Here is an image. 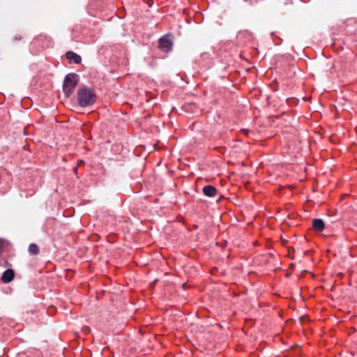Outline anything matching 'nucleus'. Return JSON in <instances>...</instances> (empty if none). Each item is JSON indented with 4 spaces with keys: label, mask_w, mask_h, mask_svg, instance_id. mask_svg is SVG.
Returning a JSON list of instances; mask_svg holds the SVG:
<instances>
[{
    "label": "nucleus",
    "mask_w": 357,
    "mask_h": 357,
    "mask_svg": "<svg viewBox=\"0 0 357 357\" xmlns=\"http://www.w3.org/2000/svg\"><path fill=\"white\" fill-rule=\"evenodd\" d=\"M96 94L95 91L86 86H83L77 91V102L80 107H86L95 103Z\"/></svg>",
    "instance_id": "nucleus-1"
},
{
    "label": "nucleus",
    "mask_w": 357,
    "mask_h": 357,
    "mask_svg": "<svg viewBox=\"0 0 357 357\" xmlns=\"http://www.w3.org/2000/svg\"><path fill=\"white\" fill-rule=\"evenodd\" d=\"M78 82L79 76L77 74L69 73L66 75L63 84V91L67 98L72 95Z\"/></svg>",
    "instance_id": "nucleus-2"
},
{
    "label": "nucleus",
    "mask_w": 357,
    "mask_h": 357,
    "mask_svg": "<svg viewBox=\"0 0 357 357\" xmlns=\"http://www.w3.org/2000/svg\"><path fill=\"white\" fill-rule=\"evenodd\" d=\"M172 46L173 43L167 36L162 37L158 41V48L165 52L171 51L172 50Z\"/></svg>",
    "instance_id": "nucleus-3"
},
{
    "label": "nucleus",
    "mask_w": 357,
    "mask_h": 357,
    "mask_svg": "<svg viewBox=\"0 0 357 357\" xmlns=\"http://www.w3.org/2000/svg\"><path fill=\"white\" fill-rule=\"evenodd\" d=\"M14 277V271L13 269L9 268L3 273L1 280L4 283H9L13 280Z\"/></svg>",
    "instance_id": "nucleus-4"
},
{
    "label": "nucleus",
    "mask_w": 357,
    "mask_h": 357,
    "mask_svg": "<svg viewBox=\"0 0 357 357\" xmlns=\"http://www.w3.org/2000/svg\"><path fill=\"white\" fill-rule=\"evenodd\" d=\"M203 193L208 197H213L217 194V190L213 185H206L203 188Z\"/></svg>",
    "instance_id": "nucleus-5"
},
{
    "label": "nucleus",
    "mask_w": 357,
    "mask_h": 357,
    "mask_svg": "<svg viewBox=\"0 0 357 357\" xmlns=\"http://www.w3.org/2000/svg\"><path fill=\"white\" fill-rule=\"evenodd\" d=\"M312 227L317 231H322L325 228V224L322 219H314L312 220Z\"/></svg>",
    "instance_id": "nucleus-6"
},
{
    "label": "nucleus",
    "mask_w": 357,
    "mask_h": 357,
    "mask_svg": "<svg viewBox=\"0 0 357 357\" xmlns=\"http://www.w3.org/2000/svg\"><path fill=\"white\" fill-rule=\"evenodd\" d=\"M66 58L70 60L73 61L75 63H79L82 61V58L79 55L75 54L73 52L68 51L66 53Z\"/></svg>",
    "instance_id": "nucleus-7"
},
{
    "label": "nucleus",
    "mask_w": 357,
    "mask_h": 357,
    "mask_svg": "<svg viewBox=\"0 0 357 357\" xmlns=\"http://www.w3.org/2000/svg\"><path fill=\"white\" fill-rule=\"evenodd\" d=\"M29 252L31 255H36L39 253V248L38 246L35 243H31L29 245Z\"/></svg>",
    "instance_id": "nucleus-8"
},
{
    "label": "nucleus",
    "mask_w": 357,
    "mask_h": 357,
    "mask_svg": "<svg viewBox=\"0 0 357 357\" xmlns=\"http://www.w3.org/2000/svg\"><path fill=\"white\" fill-rule=\"evenodd\" d=\"M241 132H242L243 134H245V135H247L248 134V132H250V130H248V129H242V130H241Z\"/></svg>",
    "instance_id": "nucleus-9"
},
{
    "label": "nucleus",
    "mask_w": 357,
    "mask_h": 357,
    "mask_svg": "<svg viewBox=\"0 0 357 357\" xmlns=\"http://www.w3.org/2000/svg\"><path fill=\"white\" fill-rule=\"evenodd\" d=\"M244 1H250V0H243Z\"/></svg>",
    "instance_id": "nucleus-10"
}]
</instances>
